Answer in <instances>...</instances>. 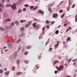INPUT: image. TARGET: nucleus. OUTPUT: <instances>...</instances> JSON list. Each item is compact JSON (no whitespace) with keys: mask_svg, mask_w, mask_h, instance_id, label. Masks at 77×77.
Wrapping results in <instances>:
<instances>
[{"mask_svg":"<svg viewBox=\"0 0 77 77\" xmlns=\"http://www.w3.org/2000/svg\"><path fill=\"white\" fill-rule=\"evenodd\" d=\"M28 53H29V52L27 51V52H25L24 54L25 55H27L28 54Z\"/></svg>","mask_w":77,"mask_h":77,"instance_id":"22","label":"nucleus"},{"mask_svg":"<svg viewBox=\"0 0 77 77\" xmlns=\"http://www.w3.org/2000/svg\"><path fill=\"white\" fill-rule=\"evenodd\" d=\"M24 6L25 7H26V8H27V7L29 6V5L27 4L25 5Z\"/></svg>","mask_w":77,"mask_h":77,"instance_id":"33","label":"nucleus"},{"mask_svg":"<svg viewBox=\"0 0 77 77\" xmlns=\"http://www.w3.org/2000/svg\"><path fill=\"white\" fill-rule=\"evenodd\" d=\"M61 58H62V57H61L59 56V57H58V59H61Z\"/></svg>","mask_w":77,"mask_h":77,"instance_id":"46","label":"nucleus"},{"mask_svg":"<svg viewBox=\"0 0 77 77\" xmlns=\"http://www.w3.org/2000/svg\"><path fill=\"white\" fill-rule=\"evenodd\" d=\"M48 9V11L50 12H53V11H52V9H51V8H49Z\"/></svg>","mask_w":77,"mask_h":77,"instance_id":"8","label":"nucleus"},{"mask_svg":"<svg viewBox=\"0 0 77 77\" xmlns=\"http://www.w3.org/2000/svg\"><path fill=\"white\" fill-rule=\"evenodd\" d=\"M6 7H11V4H7L6 5Z\"/></svg>","mask_w":77,"mask_h":77,"instance_id":"12","label":"nucleus"},{"mask_svg":"<svg viewBox=\"0 0 77 77\" xmlns=\"http://www.w3.org/2000/svg\"><path fill=\"white\" fill-rule=\"evenodd\" d=\"M46 23H47V24H49L50 23V22H49V21L48 20H47L46 21Z\"/></svg>","mask_w":77,"mask_h":77,"instance_id":"42","label":"nucleus"},{"mask_svg":"<svg viewBox=\"0 0 77 77\" xmlns=\"http://www.w3.org/2000/svg\"><path fill=\"white\" fill-rule=\"evenodd\" d=\"M75 63H76L75 62H74V63H73V65H75Z\"/></svg>","mask_w":77,"mask_h":77,"instance_id":"60","label":"nucleus"},{"mask_svg":"<svg viewBox=\"0 0 77 77\" xmlns=\"http://www.w3.org/2000/svg\"><path fill=\"white\" fill-rule=\"evenodd\" d=\"M66 77H71V76L70 75H67Z\"/></svg>","mask_w":77,"mask_h":77,"instance_id":"63","label":"nucleus"},{"mask_svg":"<svg viewBox=\"0 0 77 77\" xmlns=\"http://www.w3.org/2000/svg\"><path fill=\"white\" fill-rule=\"evenodd\" d=\"M59 42H58V43H57V44L56 45H59Z\"/></svg>","mask_w":77,"mask_h":77,"instance_id":"56","label":"nucleus"},{"mask_svg":"<svg viewBox=\"0 0 77 77\" xmlns=\"http://www.w3.org/2000/svg\"><path fill=\"white\" fill-rule=\"evenodd\" d=\"M5 75H8V74H9V72H5Z\"/></svg>","mask_w":77,"mask_h":77,"instance_id":"17","label":"nucleus"},{"mask_svg":"<svg viewBox=\"0 0 77 77\" xmlns=\"http://www.w3.org/2000/svg\"><path fill=\"white\" fill-rule=\"evenodd\" d=\"M65 14H63L61 17V18H63V17H64V15H65Z\"/></svg>","mask_w":77,"mask_h":77,"instance_id":"25","label":"nucleus"},{"mask_svg":"<svg viewBox=\"0 0 77 77\" xmlns=\"http://www.w3.org/2000/svg\"><path fill=\"white\" fill-rule=\"evenodd\" d=\"M5 30V29H4L2 27H1V28H0V30Z\"/></svg>","mask_w":77,"mask_h":77,"instance_id":"23","label":"nucleus"},{"mask_svg":"<svg viewBox=\"0 0 77 77\" xmlns=\"http://www.w3.org/2000/svg\"><path fill=\"white\" fill-rule=\"evenodd\" d=\"M12 39L13 40V42H14V40H16V38L14 37V38H12Z\"/></svg>","mask_w":77,"mask_h":77,"instance_id":"29","label":"nucleus"},{"mask_svg":"<svg viewBox=\"0 0 77 77\" xmlns=\"http://www.w3.org/2000/svg\"><path fill=\"white\" fill-rule=\"evenodd\" d=\"M32 26L33 27H36V24L35 23H34L33 24Z\"/></svg>","mask_w":77,"mask_h":77,"instance_id":"9","label":"nucleus"},{"mask_svg":"<svg viewBox=\"0 0 77 77\" xmlns=\"http://www.w3.org/2000/svg\"><path fill=\"white\" fill-rule=\"evenodd\" d=\"M22 12V10L21 9H19L17 12V13H20Z\"/></svg>","mask_w":77,"mask_h":77,"instance_id":"15","label":"nucleus"},{"mask_svg":"<svg viewBox=\"0 0 77 77\" xmlns=\"http://www.w3.org/2000/svg\"><path fill=\"white\" fill-rule=\"evenodd\" d=\"M1 54H3V51H1Z\"/></svg>","mask_w":77,"mask_h":77,"instance_id":"62","label":"nucleus"},{"mask_svg":"<svg viewBox=\"0 0 77 77\" xmlns=\"http://www.w3.org/2000/svg\"><path fill=\"white\" fill-rule=\"evenodd\" d=\"M54 46L55 47V48H56V47H57V46L56 44H55Z\"/></svg>","mask_w":77,"mask_h":77,"instance_id":"44","label":"nucleus"},{"mask_svg":"<svg viewBox=\"0 0 77 77\" xmlns=\"http://www.w3.org/2000/svg\"><path fill=\"white\" fill-rule=\"evenodd\" d=\"M20 22L21 23H24V22H26V20H21L20 21Z\"/></svg>","mask_w":77,"mask_h":77,"instance_id":"16","label":"nucleus"},{"mask_svg":"<svg viewBox=\"0 0 77 77\" xmlns=\"http://www.w3.org/2000/svg\"><path fill=\"white\" fill-rule=\"evenodd\" d=\"M70 9V6H69L67 8V11H68Z\"/></svg>","mask_w":77,"mask_h":77,"instance_id":"37","label":"nucleus"},{"mask_svg":"<svg viewBox=\"0 0 77 77\" xmlns=\"http://www.w3.org/2000/svg\"><path fill=\"white\" fill-rule=\"evenodd\" d=\"M60 13H62L63 12V10H61L60 11Z\"/></svg>","mask_w":77,"mask_h":77,"instance_id":"41","label":"nucleus"},{"mask_svg":"<svg viewBox=\"0 0 77 77\" xmlns=\"http://www.w3.org/2000/svg\"><path fill=\"white\" fill-rule=\"evenodd\" d=\"M11 19H10L9 18L7 19V20H5L6 22H7V21H11Z\"/></svg>","mask_w":77,"mask_h":77,"instance_id":"18","label":"nucleus"},{"mask_svg":"<svg viewBox=\"0 0 77 77\" xmlns=\"http://www.w3.org/2000/svg\"><path fill=\"white\" fill-rule=\"evenodd\" d=\"M59 33V30H57L55 32V34L56 35H57Z\"/></svg>","mask_w":77,"mask_h":77,"instance_id":"20","label":"nucleus"},{"mask_svg":"<svg viewBox=\"0 0 77 77\" xmlns=\"http://www.w3.org/2000/svg\"><path fill=\"white\" fill-rule=\"evenodd\" d=\"M33 8H34V6H32L30 7V9H33Z\"/></svg>","mask_w":77,"mask_h":77,"instance_id":"30","label":"nucleus"},{"mask_svg":"<svg viewBox=\"0 0 77 77\" xmlns=\"http://www.w3.org/2000/svg\"><path fill=\"white\" fill-rule=\"evenodd\" d=\"M54 6V5L53 4H50L48 5V7L49 8H50L51 6Z\"/></svg>","mask_w":77,"mask_h":77,"instance_id":"10","label":"nucleus"},{"mask_svg":"<svg viewBox=\"0 0 77 77\" xmlns=\"http://www.w3.org/2000/svg\"><path fill=\"white\" fill-rule=\"evenodd\" d=\"M71 0H69V5H71Z\"/></svg>","mask_w":77,"mask_h":77,"instance_id":"27","label":"nucleus"},{"mask_svg":"<svg viewBox=\"0 0 77 77\" xmlns=\"http://www.w3.org/2000/svg\"><path fill=\"white\" fill-rule=\"evenodd\" d=\"M56 68L58 70V71H61V70L63 69V66H60L59 67L56 66Z\"/></svg>","mask_w":77,"mask_h":77,"instance_id":"1","label":"nucleus"},{"mask_svg":"<svg viewBox=\"0 0 77 77\" xmlns=\"http://www.w3.org/2000/svg\"><path fill=\"white\" fill-rule=\"evenodd\" d=\"M0 7H2V8H3V5L2 4H0Z\"/></svg>","mask_w":77,"mask_h":77,"instance_id":"52","label":"nucleus"},{"mask_svg":"<svg viewBox=\"0 0 77 77\" xmlns=\"http://www.w3.org/2000/svg\"><path fill=\"white\" fill-rule=\"evenodd\" d=\"M35 66H36V67H37L36 68L37 69H38V68H39V67H38L37 66V65H36Z\"/></svg>","mask_w":77,"mask_h":77,"instance_id":"58","label":"nucleus"},{"mask_svg":"<svg viewBox=\"0 0 77 77\" xmlns=\"http://www.w3.org/2000/svg\"><path fill=\"white\" fill-rule=\"evenodd\" d=\"M23 12H25V11H26V8H23Z\"/></svg>","mask_w":77,"mask_h":77,"instance_id":"35","label":"nucleus"},{"mask_svg":"<svg viewBox=\"0 0 77 77\" xmlns=\"http://www.w3.org/2000/svg\"><path fill=\"white\" fill-rule=\"evenodd\" d=\"M24 27H22L20 29V30L21 31H23L24 30Z\"/></svg>","mask_w":77,"mask_h":77,"instance_id":"34","label":"nucleus"},{"mask_svg":"<svg viewBox=\"0 0 77 77\" xmlns=\"http://www.w3.org/2000/svg\"><path fill=\"white\" fill-rule=\"evenodd\" d=\"M71 29V27H69L68 28V30H70Z\"/></svg>","mask_w":77,"mask_h":77,"instance_id":"50","label":"nucleus"},{"mask_svg":"<svg viewBox=\"0 0 77 77\" xmlns=\"http://www.w3.org/2000/svg\"><path fill=\"white\" fill-rule=\"evenodd\" d=\"M52 17L54 18H56L58 17V15L57 13H55L53 14Z\"/></svg>","mask_w":77,"mask_h":77,"instance_id":"3","label":"nucleus"},{"mask_svg":"<svg viewBox=\"0 0 77 77\" xmlns=\"http://www.w3.org/2000/svg\"><path fill=\"white\" fill-rule=\"evenodd\" d=\"M75 4H74L72 6V8H74V7H75Z\"/></svg>","mask_w":77,"mask_h":77,"instance_id":"36","label":"nucleus"},{"mask_svg":"<svg viewBox=\"0 0 77 77\" xmlns=\"http://www.w3.org/2000/svg\"><path fill=\"white\" fill-rule=\"evenodd\" d=\"M65 66H67V63H65L64 64Z\"/></svg>","mask_w":77,"mask_h":77,"instance_id":"49","label":"nucleus"},{"mask_svg":"<svg viewBox=\"0 0 77 77\" xmlns=\"http://www.w3.org/2000/svg\"><path fill=\"white\" fill-rule=\"evenodd\" d=\"M3 72V71L0 70V73H2Z\"/></svg>","mask_w":77,"mask_h":77,"instance_id":"51","label":"nucleus"},{"mask_svg":"<svg viewBox=\"0 0 77 77\" xmlns=\"http://www.w3.org/2000/svg\"><path fill=\"white\" fill-rule=\"evenodd\" d=\"M29 26L28 24L26 25L25 26V27H29Z\"/></svg>","mask_w":77,"mask_h":77,"instance_id":"39","label":"nucleus"},{"mask_svg":"<svg viewBox=\"0 0 77 77\" xmlns=\"http://www.w3.org/2000/svg\"><path fill=\"white\" fill-rule=\"evenodd\" d=\"M12 69V71H14L15 70V67L14 66H13Z\"/></svg>","mask_w":77,"mask_h":77,"instance_id":"32","label":"nucleus"},{"mask_svg":"<svg viewBox=\"0 0 77 77\" xmlns=\"http://www.w3.org/2000/svg\"><path fill=\"white\" fill-rule=\"evenodd\" d=\"M5 1V0H2V2L3 3H4Z\"/></svg>","mask_w":77,"mask_h":77,"instance_id":"55","label":"nucleus"},{"mask_svg":"<svg viewBox=\"0 0 77 77\" xmlns=\"http://www.w3.org/2000/svg\"><path fill=\"white\" fill-rule=\"evenodd\" d=\"M0 12H3V10H2V8H0Z\"/></svg>","mask_w":77,"mask_h":77,"instance_id":"45","label":"nucleus"},{"mask_svg":"<svg viewBox=\"0 0 77 77\" xmlns=\"http://www.w3.org/2000/svg\"><path fill=\"white\" fill-rule=\"evenodd\" d=\"M29 61H27V60H25L24 61V62L25 63H26V64H27V63H29Z\"/></svg>","mask_w":77,"mask_h":77,"instance_id":"13","label":"nucleus"},{"mask_svg":"<svg viewBox=\"0 0 77 77\" xmlns=\"http://www.w3.org/2000/svg\"><path fill=\"white\" fill-rule=\"evenodd\" d=\"M31 47L30 46H27L26 47V48L27 49H29V48H30Z\"/></svg>","mask_w":77,"mask_h":77,"instance_id":"24","label":"nucleus"},{"mask_svg":"<svg viewBox=\"0 0 77 77\" xmlns=\"http://www.w3.org/2000/svg\"><path fill=\"white\" fill-rule=\"evenodd\" d=\"M38 8V6H37L33 9V11H36V9H37Z\"/></svg>","mask_w":77,"mask_h":77,"instance_id":"6","label":"nucleus"},{"mask_svg":"<svg viewBox=\"0 0 77 77\" xmlns=\"http://www.w3.org/2000/svg\"><path fill=\"white\" fill-rule=\"evenodd\" d=\"M45 27H43L42 29V30L43 32H44V30H45Z\"/></svg>","mask_w":77,"mask_h":77,"instance_id":"31","label":"nucleus"},{"mask_svg":"<svg viewBox=\"0 0 77 77\" xmlns=\"http://www.w3.org/2000/svg\"><path fill=\"white\" fill-rule=\"evenodd\" d=\"M72 61H75V62H76V60L74 59L72 60Z\"/></svg>","mask_w":77,"mask_h":77,"instance_id":"57","label":"nucleus"},{"mask_svg":"<svg viewBox=\"0 0 77 77\" xmlns=\"http://www.w3.org/2000/svg\"><path fill=\"white\" fill-rule=\"evenodd\" d=\"M71 59H69V60L68 61V63H69V62H71Z\"/></svg>","mask_w":77,"mask_h":77,"instance_id":"40","label":"nucleus"},{"mask_svg":"<svg viewBox=\"0 0 77 77\" xmlns=\"http://www.w3.org/2000/svg\"><path fill=\"white\" fill-rule=\"evenodd\" d=\"M15 23L16 24H19L18 22L17 21H15Z\"/></svg>","mask_w":77,"mask_h":77,"instance_id":"38","label":"nucleus"},{"mask_svg":"<svg viewBox=\"0 0 77 77\" xmlns=\"http://www.w3.org/2000/svg\"><path fill=\"white\" fill-rule=\"evenodd\" d=\"M58 62L59 61H58V60H56L54 62V63H58Z\"/></svg>","mask_w":77,"mask_h":77,"instance_id":"26","label":"nucleus"},{"mask_svg":"<svg viewBox=\"0 0 77 77\" xmlns=\"http://www.w3.org/2000/svg\"><path fill=\"white\" fill-rule=\"evenodd\" d=\"M52 50V48H50V50H49V51H51V50Z\"/></svg>","mask_w":77,"mask_h":77,"instance_id":"54","label":"nucleus"},{"mask_svg":"<svg viewBox=\"0 0 77 77\" xmlns=\"http://www.w3.org/2000/svg\"><path fill=\"white\" fill-rule=\"evenodd\" d=\"M9 1H10V0H6V2L8 3V2H9Z\"/></svg>","mask_w":77,"mask_h":77,"instance_id":"48","label":"nucleus"},{"mask_svg":"<svg viewBox=\"0 0 77 77\" xmlns=\"http://www.w3.org/2000/svg\"><path fill=\"white\" fill-rule=\"evenodd\" d=\"M38 14H44V11L41 10H39L38 12Z\"/></svg>","mask_w":77,"mask_h":77,"instance_id":"4","label":"nucleus"},{"mask_svg":"<svg viewBox=\"0 0 77 77\" xmlns=\"http://www.w3.org/2000/svg\"><path fill=\"white\" fill-rule=\"evenodd\" d=\"M11 26H14V22H13L11 24Z\"/></svg>","mask_w":77,"mask_h":77,"instance_id":"19","label":"nucleus"},{"mask_svg":"<svg viewBox=\"0 0 77 77\" xmlns=\"http://www.w3.org/2000/svg\"><path fill=\"white\" fill-rule=\"evenodd\" d=\"M54 21L52 22V23L51 24L52 25H53V24H54Z\"/></svg>","mask_w":77,"mask_h":77,"instance_id":"53","label":"nucleus"},{"mask_svg":"<svg viewBox=\"0 0 77 77\" xmlns=\"http://www.w3.org/2000/svg\"><path fill=\"white\" fill-rule=\"evenodd\" d=\"M34 21H38V19L36 18H34Z\"/></svg>","mask_w":77,"mask_h":77,"instance_id":"43","label":"nucleus"},{"mask_svg":"<svg viewBox=\"0 0 77 77\" xmlns=\"http://www.w3.org/2000/svg\"><path fill=\"white\" fill-rule=\"evenodd\" d=\"M35 2H39V0H35Z\"/></svg>","mask_w":77,"mask_h":77,"instance_id":"59","label":"nucleus"},{"mask_svg":"<svg viewBox=\"0 0 77 77\" xmlns=\"http://www.w3.org/2000/svg\"><path fill=\"white\" fill-rule=\"evenodd\" d=\"M32 22V21H30L28 23V24L29 26V25H30V24H31V23Z\"/></svg>","mask_w":77,"mask_h":77,"instance_id":"28","label":"nucleus"},{"mask_svg":"<svg viewBox=\"0 0 77 77\" xmlns=\"http://www.w3.org/2000/svg\"><path fill=\"white\" fill-rule=\"evenodd\" d=\"M7 70V68H5L4 69V71H6Z\"/></svg>","mask_w":77,"mask_h":77,"instance_id":"61","label":"nucleus"},{"mask_svg":"<svg viewBox=\"0 0 77 77\" xmlns=\"http://www.w3.org/2000/svg\"><path fill=\"white\" fill-rule=\"evenodd\" d=\"M19 62H20V60H19V59H18L17 60V64L18 65V64H19Z\"/></svg>","mask_w":77,"mask_h":77,"instance_id":"21","label":"nucleus"},{"mask_svg":"<svg viewBox=\"0 0 77 77\" xmlns=\"http://www.w3.org/2000/svg\"><path fill=\"white\" fill-rule=\"evenodd\" d=\"M21 41V38H19L17 41L16 42V43L17 44V43H19Z\"/></svg>","mask_w":77,"mask_h":77,"instance_id":"7","label":"nucleus"},{"mask_svg":"<svg viewBox=\"0 0 77 77\" xmlns=\"http://www.w3.org/2000/svg\"><path fill=\"white\" fill-rule=\"evenodd\" d=\"M54 72L55 74H57V71H55Z\"/></svg>","mask_w":77,"mask_h":77,"instance_id":"47","label":"nucleus"},{"mask_svg":"<svg viewBox=\"0 0 77 77\" xmlns=\"http://www.w3.org/2000/svg\"><path fill=\"white\" fill-rule=\"evenodd\" d=\"M22 74V72H17L16 73L17 75H20V74Z\"/></svg>","mask_w":77,"mask_h":77,"instance_id":"11","label":"nucleus"},{"mask_svg":"<svg viewBox=\"0 0 77 77\" xmlns=\"http://www.w3.org/2000/svg\"><path fill=\"white\" fill-rule=\"evenodd\" d=\"M11 8L14 10L15 9L17 8V6H16V5H15V4H13L11 6Z\"/></svg>","mask_w":77,"mask_h":77,"instance_id":"2","label":"nucleus"},{"mask_svg":"<svg viewBox=\"0 0 77 77\" xmlns=\"http://www.w3.org/2000/svg\"><path fill=\"white\" fill-rule=\"evenodd\" d=\"M66 23H65V24H64V26H66Z\"/></svg>","mask_w":77,"mask_h":77,"instance_id":"64","label":"nucleus"},{"mask_svg":"<svg viewBox=\"0 0 77 77\" xmlns=\"http://www.w3.org/2000/svg\"><path fill=\"white\" fill-rule=\"evenodd\" d=\"M70 39L71 38H70V37H68L67 39V42H68Z\"/></svg>","mask_w":77,"mask_h":77,"instance_id":"14","label":"nucleus"},{"mask_svg":"<svg viewBox=\"0 0 77 77\" xmlns=\"http://www.w3.org/2000/svg\"><path fill=\"white\" fill-rule=\"evenodd\" d=\"M21 3V0H19L17 3L16 5H19L20 3Z\"/></svg>","mask_w":77,"mask_h":77,"instance_id":"5","label":"nucleus"}]
</instances>
